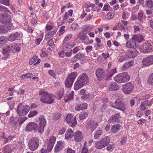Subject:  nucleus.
Returning <instances> with one entry per match:
<instances>
[{
    "label": "nucleus",
    "mask_w": 153,
    "mask_h": 153,
    "mask_svg": "<svg viewBox=\"0 0 153 153\" xmlns=\"http://www.w3.org/2000/svg\"><path fill=\"white\" fill-rule=\"evenodd\" d=\"M133 61L132 60H130L128 62L125 63L122 68V69L125 71L133 65Z\"/></svg>",
    "instance_id": "2f4dec72"
},
{
    "label": "nucleus",
    "mask_w": 153,
    "mask_h": 153,
    "mask_svg": "<svg viewBox=\"0 0 153 153\" xmlns=\"http://www.w3.org/2000/svg\"><path fill=\"white\" fill-rule=\"evenodd\" d=\"M10 145H7L4 147L3 150L4 153H11L13 151V147Z\"/></svg>",
    "instance_id": "c9c22d12"
},
{
    "label": "nucleus",
    "mask_w": 153,
    "mask_h": 153,
    "mask_svg": "<svg viewBox=\"0 0 153 153\" xmlns=\"http://www.w3.org/2000/svg\"><path fill=\"white\" fill-rule=\"evenodd\" d=\"M11 47L13 48V51L18 52L20 50V47L17 45H12Z\"/></svg>",
    "instance_id": "3c124183"
},
{
    "label": "nucleus",
    "mask_w": 153,
    "mask_h": 153,
    "mask_svg": "<svg viewBox=\"0 0 153 153\" xmlns=\"http://www.w3.org/2000/svg\"><path fill=\"white\" fill-rule=\"evenodd\" d=\"M98 126L97 122L93 120L89 121L87 123V127L92 132Z\"/></svg>",
    "instance_id": "dca6fc26"
},
{
    "label": "nucleus",
    "mask_w": 153,
    "mask_h": 153,
    "mask_svg": "<svg viewBox=\"0 0 153 153\" xmlns=\"http://www.w3.org/2000/svg\"><path fill=\"white\" fill-rule=\"evenodd\" d=\"M71 37L72 35L71 34H69L68 35L65 37V39L63 41V42L65 43L67 41L70 39L71 38Z\"/></svg>",
    "instance_id": "338daca9"
},
{
    "label": "nucleus",
    "mask_w": 153,
    "mask_h": 153,
    "mask_svg": "<svg viewBox=\"0 0 153 153\" xmlns=\"http://www.w3.org/2000/svg\"><path fill=\"white\" fill-rule=\"evenodd\" d=\"M26 129L29 131L33 130L36 132H39V127L37 124L34 122L29 123L27 126Z\"/></svg>",
    "instance_id": "f8f14e48"
},
{
    "label": "nucleus",
    "mask_w": 153,
    "mask_h": 153,
    "mask_svg": "<svg viewBox=\"0 0 153 153\" xmlns=\"http://www.w3.org/2000/svg\"><path fill=\"white\" fill-rule=\"evenodd\" d=\"M38 57L36 56H34L30 61L29 63L30 65H32L33 63L35 62Z\"/></svg>",
    "instance_id": "13d9d810"
},
{
    "label": "nucleus",
    "mask_w": 153,
    "mask_h": 153,
    "mask_svg": "<svg viewBox=\"0 0 153 153\" xmlns=\"http://www.w3.org/2000/svg\"><path fill=\"white\" fill-rule=\"evenodd\" d=\"M84 30L81 32V34H85L91 31L92 29V27L88 25H84L83 27Z\"/></svg>",
    "instance_id": "cd10ccee"
},
{
    "label": "nucleus",
    "mask_w": 153,
    "mask_h": 153,
    "mask_svg": "<svg viewBox=\"0 0 153 153\" xmlns=\"http://www.w3.org/2000/svg\"><path fill=\"white\" fill-rule=\"evenodd\" d=\"M142 65L148 66L153 64V55H151L148 57L143 58L142 61Z\"/></svg>",
    "instance_id": "9b49d317"
},
{
    "label": "nucleus",
    "mask_w": 153,
    "mask_h": 153,
    "mask_svg": "<svg viewBox=\"0 0 153 153\" xmlns=\"http://www.w3.org/2000/svg\"><path fill=\"white\" fill-rule=\"evenodd\" d=\"M39 95L41 97L40 101L42 103L51 104L54 101V100L52 97L53 95L52 94H49L46 91H42L39 92Z\"/></svg>",
    "instance_id": "7ed1b4c3"
},
{
    "label": "nucleus",
    "mask_w": 153,
    "mask_h": 153,
    "mask_svg": "<svg viewBox=\"0 0 153 153\" xmlns=\"http://www.w3.org/2000/svg\"><path fill=\"white\" fill-rule=\"evenodd\" d=\"M138 52L137 49L134 48L128 51L127 53V56L130 58H134L138 54Z\"/></svg>",
    "instance_id": "aec40b11"
},
{
    "label": "nucleus",
    "mask_w": 153,
    "mask_h": 153,
    "mask_svg": "<svg viewBox=\"0 0 153 153\" xmlns=\"http://www.w3.org/2000/svg\"><path fill=\"white\" fill-rule=\"evenodd\" d=\"M100 141H101L102 143L104 144L106 146H107L108 144L110 143V139L109 136H107L104 135L102 137Z\"/></svg>",
    "instance_id": "c85d7f7f"
},
{
    "label": "nucleus",
    "mask_w": 153,
    "mask_h": 153,
    "mask_svg": "<svg viewBox=\"0 0 153 153\" xmlns=\"http://www.w3.org/2000/svg\"><path fill=\"white\" fill-rule=\"evenodd\" d=\"M76 76L75 73L73 72L70 74L68 76L65 82V85L68 88L71 87Z\"/></svg>",
    "instance_id": "0eeeda50"
},
{
    "label": "nucleus",
    "mask_w": 153,
    "mask_h": 153,
    "mask_svg": "<svg viewBox=\"0 0 153 153\" xmlns=\"http://www.w3.org/2000/svg\"><path fill=\"white\" fill-rule=\"evenodd\" d=\"M13 50V48L11 47V46H8L7 47L6 49V54L7 55L8 54V53L11 51V50Z\"/></svg>",
    "instance_id": "e2e57ef3"
},
{
    "label": "nucleus",
    "mask_w": 153,
    "mask_h": 153,
    "mask_svg": "<svg viewBox=\"0 0 153 153\" xmlns=\"http://www.w3.org/2000/svg\"><path fill=\"white\" fill-rule=\"evenodd\" d=\"M18 118L17 117H14L13 116L11 117L9 119V122L13 126H16L18 125Z\"/></svg>",
    "instance_id": "a878e982"
},
{
    "label": "nucleus",
    "mask_w": 153,
    "mask_h": 153,
    "mask_svg": "<svg viewBox=\"0 0 153 153\" xmlns=\"http://www.w3.org/2000/svg\"><path fill=\"white\" fill-rule=\"evenodd\" d=\"M103 134V131L101 130H97L94 134V138L97 139Z\"/></svg>",
    "instance_id": "4c0bfd02"
},
{
    "label": "nucleus",
    "mask_w": 153,
    "mask_h": 153,
    "mask_svg": "<svg viewBox=\"0 0 153 153\" xmlns=\"http://www.w3.org/2000/svg\"><path fill=\"white\" fill-rule=\"evenodd\" d=\"M38 114V112L34 110L32 111H30L29 114H28V116L29 117H31L36 115Z\"/></svg>",
    "instance_id": "49530a36"
},
{
    "label": "nucleus",
    "mask_w": 153,
    "mask_h": 153,
    "mask_svg": "<svg viewBox=\"0 0 153 153\" xmlns=\"http://www.w3.org/2000/svg\"><path fill=\"white\" fill-rule=\"evenodd\" d=\"M152 46L148 43H145L143 46V48L144 50V51L145 52H148L152 49Z\"/></svg>",
    "instance_id": "f704fd0d"
},
{
    "label": "nucleus",
    "mask_w": 153,
    "mask_h": 153,
    "mask_svg": "<svg viewBox=\"0 0 153 153\" xmlns=\"http://www.w3.org/2000/svg\"><path fill=\"white\" fill-rule=\"evenodd\" d=\"M54 144H51V143H48V146L47 149L48 150V152H50L51 151L53 147Z\"/></svg>",
    "instance_id": "052dcab7"
},
{
    "label": "nucleus",
    "mask_w": 153,
    "mask_h": 153,
    "mask_svg": "<svg viewBox=\"0 0 153 153\" xmlns=\"http://www.w3.org/2000/svg\"><path fill=\"white\" fill-rule=\"evenodd\" d=\"M114 144H112L111 145L109 144L106 147L107 150L109 152H111L114 149Z\"/></svg>",
    "instance_id": "c03bdc74"
},
{
    "label": "nucleus",
    "mask_w": 153,
    "mask_h": 153,
    "mask_svg": "<svg viewBox=\"0 0 153 153\" xmlns=\"http://www.w3.org/2000/svg\"><path fill=\"white\" fill-rule=\"evenodd\" d=\"M33 76V75L32 74L30 73H28L26 74H23L21 76L22 77H23V76L26 77L28 78H30L32 77Z\"/></svg>",
    "instance_id": "bf43d9fd"
},
{
    "label": "nucleus",
    "mask_w": 153,
    "mask_h": 153,
    "mask_svg": "<svg viewBox=\"0 0 153 153\" xmlns=\"http://www.w3.org/2000/svg\"><path fill=\"white\" fill-rule=\"evenodd\" d=\"M132 39L136 42H141L143 40V36L140 34L133 35L132 36Z\"/></svg>",
    "instance_id": "b1692460"
},
{
    "label": "nucleus",
    "mask_w": 153,
    "mask_h": 153,
    "mask_svg": "<svg viewBox=\"0 0 153 153\" xmlns=\"http://www.w3.org/2000/svg\"><path fill=\"white\" fill-rule=\"evenodd\" d=\"M116 69H114L108 71L106 75V79L108 80L111 78L115 73L116 72Z\"/></svg>",
    "instance_id": "c756f323"
},
{
    "label": "nucleus",
    "mask_w": 153,
    "mask_h": 153,
    "mask_svg": "<svg viewBox=\"0 0 153 153\" xmlns=\"http://www.w3.org/2000/svg\"><path fill=\"white\" fill-rule=\"evenodd\" d=\"M21 36L20 33L17 32L12 33L9 36L8 39L10 42H13L16 40H18L20 39Z\"/></svg>",
    "instance_id": "a211bd4d"
},
{
    "label": "nucleus",
    "mask_w": 153,
    "mask_h": 153,
    "mask_svg": "<svg viewBox=\"0 0 153 153\" xmlns=\"http://www.w3.org/2000/svg\"><path fill=\"white\" fill-rule=\"evenodd\" d=\"M130 77L127 72H124L118 74L114 77V80L118 83H124L129 81Z\"/></svg>",
    "instance_id": "20e7f679"
},
{
    "label": "nucleus",
    "mask_w": 153,
    "mask_h": 153,
    "mask_svg": "<svg viewBox=\"0 0 153 153\" xmlns=\"http://www.w3.org/2000/svg\"><path fill=\"white\" fill-rule=\"evenodd\" d=\"M64 93L63 92H58L57 93V95L58 96L57 98L58 100H60L63 96Z\"/></svg>",
    "instance_id": "0e129e2a"
},
{
    "label": "nucleus",
    "mask_w": 153,
    "mask_h": 153,
    "mask_svg": "<svg viewBox=\"0 0 153 153\" xmlns=\"http://www.w3.org/2000/svg\"><path fill=\"white\" fill-rule=\"evenodd\" d=\"M115 103L117 106V109L124 112L127 108V105L126 102L120 99H117Z\"/></svg>",
    "instance_id": "6e6552de"
},
{
    "label": "nucleus",
    "mask_w": 153,
    "mask_h": 153,
    "mask_svg": "<svg viewBox=\"0 0 153 153\" xmlns=\"http://www.w3.org/2000/svg\"><path fill=\"white\" fill-rule=\"evenodd\" d=\"M152 104V100H145L143 102L141 103L140 108L141 110H145L147 108L145 105L147 106H151Z\"/></svg>",
    "instance_id": "4be33fe9"
},
{
    "label": "nucleus",
    "mask_w": 153,
    "mask_h": 153,
    "mask_svg": "<svg viewBox=\"0 0 153 153\" xmlns=\"http://www.w3.org/2000/svg\"><path fill=\"white\" fill-rule=\"evenodd\" d=\"M147 82L149 85H153V73L149 75Z\"/></svg>",
    "instance_id": "ea45409f"
},
{
    "label": "nucleus",
    "mask_w": 153,
    "mask_h": 153,
    "mask_svg": "<svg viewBox=\"0 0 153 153\" xmlns=\"http://www.w3.org/2000/svg\"><path fill=\"white\" fill-rule=\"evenodd\" d=\"M86 36L85 35V34H81L80 32L79 34V36L77 37V39L79 38L82 40H84L86 39Z\"/></svg>",
    "instance_id": "603ef678"
},
{
    "label": "nucleus",
    "mask_w": 153,
    "mask_h": 153,
    "mask_svg": "<svg viewBox=\"0 0 153 153\" xmlns=\"http://www.w3.org/2000/svg\"><path fill=\"white\" fill-rule=\"evenodd\" d=\"M71 49L70 48V44L69 42H67L65 44H64L63 46V50L66 51H68V49Z\"/></svg>",
    "instance_id": "09e8293b"
},
{
    "label": "nucleus",
    "mask_w": 153,
    "mask_h": 153,
    "mask_svg": "<svg viewBox=\"0 0 153 153\" xmlns=\"http://www.w3.org/2000/svg\"><path fill=\"white\" fill-rule=\"evenodd\" d=\"M39 132L42 133L44 131V129L46 124V121L45 117L41 115L39 117Z\"/></svg>",
    "instance_id": "9d476101"
},
{
    "label": "nucleus",
    "mask_w": 153,
    "mask_h": 153,
    "mask_svg": "<svg viewBox=\"0 0 153 153\" xmlns=\"http://www.w3.org/2000/svg\"><path fill=\"white\" fill-rule=\"evenodd\" d=\"M6 42L5 37L4 36H1L0 37V47H2L4 44H5Z\"/></svg>",
    "instance_id": "37998d69"
},
{
    "label": "nucleus",
    "mask_w": 153,
    "mask_h": 153,
    "mask_svg": "<svg viewBox=\"0 0 153 153\" xmlns=\"http://www.w3.org/2000/svg\"><path fill=\"white\" fill-rule=\"evenodd\" d=\"M88 105L86 103H84L80 105L79 106H76L75 109L76 111H79L80 110H83L87 108Z\"/></svg>",
    "instance_id": "72a5a7b5"
},
{
    "label": "nucleus",
    "mask_w": 153,
    "mask_h": 153,
    "mask_svg": "<svg viewBox=\"0 0 153 153\" xmlns=\"http://www.w3.org/2000/svg\"><path fill=\"white\" fill-rule=\"evenodd\" d=\"M146 5L149 8H152L153 7V1L152 0H146Z\"/></svg>",
    "instance_id": "79ce46f5"
},
{
    "label": "nucleus",
    "mask_w": 153,
    "mask_h": 153,
    "mask_svg": "<svg viewBox=\"0 0 153 153\" xmlns=\"http://www.w3.org/2000/svg\"><path fill=\"white\" fill-rule=\"evenodd\" d=\"M121 127V126L119 124H115L112 126L111 127V131L112 133L115 134L118 132Z\"/></svg>",
    "instance_id": "393cba45"
},
{
    "label": "nucleus",
    "mask_w": 153,
    "mask_h": 153,
    "mask_svg": "<svg viewBox=\"0 0 153 153\" xmlns=\"http://www.w3.org/2000/svg\"><path fill=\"white\" fill-rule=\"evenodd\" d=\"M64 143L62 142H59L56 144L54 149V152L55 153L58 152L61 150L63 147Z\"/></svg>",
    "instance_id": "bb28decb"
},
{
    "label": "nucleus",
    "mask_w": 153,
    "mask_h": 153,
    "mask_svg": "<svg viewBox=\"0 0 153 153\" xmlns=\"http://www.w3.org/2000/svg\"><path fill=\"white\" fill-rule=\"evenodd\" d=\"M88 115V114L87 112H84L79 114V118L80 120H82L85 118Z\"/></svg>",
    "instance_id": "a18cd8bd"
},
{
    "label": "nucleus",
    "mask_w": 153,
    "mask_h": 153,
    "mask_svg": "<svg viewBox=\"0 0 153 153\" xmlns=\"http://www.w3.org/2000/svg\"><path fill=\"white\" fill-rule=\"evenodd\" d=\"M126 47L128 48H136V43L134 40L132 39V38L131 39L127 41L126 44Z\"/></svg>",
    "instance_id": "412c9836"
},
{
    "label": "nucleus",
    "mask_w": 153,
    "mask_h": 153,
    "mask_svg": "<svg viewBox=\"0 0 153 153\" xmlns=\"http://www.w3.org/2000/svg\"><path fill=\"white\" fill-rule=\"evenodd\" d=\"M61 114L59 113L54 114L53 115V120H58L61 117Z\"/></svg>",
    "instance_id": "5fc2aeb1"
},
{
    "label": "nucleus",
    "mask_w": 153,
    "mask_h": 153,
    "mask_svg": "<svg viewBox=\"0 0 153 153\" xmlns=\"http://www.w3.org/2000/svg\"><path fill=\"white\" fill-rule=\"evenodd\" d=\"M95 147L98 149H102L103 148L105 147L101 141L96 142L95 144Z\"/></svg>",
    "instance_id": "e433bc0d"
},
{
    "label": "nucleus",
    "mask_w": 153,
    "mask_h": 153,
    "mask_svg": "<svg viewBox=\"0 0 153 153\" xmlns=\"http://www.w3.org/2000/svg\"><path fill=\"white\" fill-rule=\"evenodd\" d=\"M73 136L74 137V140L76 142H80L83 140V135L78 130L76 131L74 133Z\"/></svg>",
    "instance_id": "2eb2a0df"
},
{
    "label": "nucleus",
    "mask_w": 153,
    "mask_h": 153,
    "mask_svg": "<svg viewBox=\"0 0 153 153\" xmlns=\"http://www.w3.org/2000/svg\"><path fill=\"white\" fill-rule=\"evenodd\" d=\"M121 118L120 113H118L112 115L108 119V122L109 123H113L118 122L119 121V119Z\"/></svg>",
    "instance_id": "6ab92c4d"
},
{
    "label": "nucleus",
    "mask_w": 153,
    "mask_h": 153,
    "mask_svg": "<svg viewBox=\"0 0 153 153\" xmlns=\"http://www.w3.org/2000/svg\"><path fill=\"white\" fill-rule=\"evenodd\" d=\"M74 91H72L68 97V98H65V102H67L70 100H72L74 98Z\"/></svg>",
    "instance_id": "a19ab883"
},
{
    "label": "nucleus",
    "mask_w": 153,
    "mask_h": 153,
    "mask_svg": "<svg viewBox=\"0 0 153 153\" xmlns=\"http://www.w3.org/2000/svg\"><path fill=\"white\" fill-rule=\"evenodd\" d=\"M67 132L65 134V137L66 139L71 138L74 135V133L72 129L70 128L67 130Z\"/></svg>",
    "instance_id": "7c9ffc66"
},
{
    "label": "nucleus",
    "mask_w": 153,
    "mask_h": 153,
    "mask_svg": "<svg viewBox=\"0 0 153 153\" xmlns=\"http://www.w3.org/2000/svg\"><path fill=\"white\" fill-rule=\"evenodd\" d=\"M134 85L131 82H129L124 84L123 86L122 91L125 94H130L133 91Z\"/></svg>",
    "instance_id": "1a4fd4ad"
},
{
    "label": "nucleus",
    "mask_w": 153,
    "mask_h": 153,
    "mask_svg": "<svg viewBox=\"0 0 153 153\" xmlns=\"http://www.w3.org/2000/svg\"><path fill=\"white\" fill-rule=\"evenodd\" d=\"M89 81L87 75L85 73L81 74L78 78L75 83L74 89L75 90H78L83 87L87 84Z\"/></svg>",
    "instance_id": "f03ea898"
},
{
    "label": "nucleus",
    "mask_w": 153,
    "mask_h": 153,
    "mask_svg": "<svg viewBox=\"0 0 153 153\" xmlns=\"http://www.w3.org/2000/svg\"><path fill=\"white\" fill-rule=\"evenodd\" d=\"M4 28L5 30V31L6 32L8 31L9 30L11 29L12 23L10 22V21L9 22H6V23H4Z\"/></svg>",
    "instance_id": "473e14b6"
},
{
    "label": "nucleus",
    "mask_w": 153,
    "mask_h": 153,
    "mask_svg": "<svg viewBox=\"0 0 153 153\" xmlns=\"http://www.w3.org/2000/svg\"><path fill=\"white\" fill-rule=\"evenodd\" d=\"M49 74L52 76L54 78H56V75L53 70H50L48 71Z\"/></svg>",
    "instance_id": "6e6d98bb"
},
{
    "label": "nucleus",
    "mask_w": 153,
    "mask_h": 153,
    "mask_svg": "<svg viewBox=\"0 0 153 153\" xmlns=\"http://www.w3.org/2000/svg\"><path fill=\"white\" fill-rule=\"evenodd\" d=\"M1 3L4 4L6 6H9L10 5L9 0H3L0 2Z\"/></svg>",
    "instance_id": "680f3d73"
},
{
    "label": "nucleus",
    "mask_w": 153,
    "mask_h": 153,
    "mask_svg": "<svg viewBox=\"0 0 153 153\" xmlns=\"http://www.w3.org/2000/svg\"><path fill=\"white\" fill-rule=\"evenodd\" d=\"M89 81L87 75L85 73L81 74L78 78L75 83L74 89L75 90H78L83 87L87 84Z\"/></svg>",
    "instance_id": "f257e3e1"
},
{
    "label": "nucleus",
    "mask_w": 153,
    "mask_h": 153,
    "mask_svg": "<svg viewBox=\"0 0 153 153\" xmlns=\"http://www.w3.org/2000/svg\"><path fill=\"white\" fill-rule=\"evenodd\" d=\"M11 19V16L7 13H2L0 14V22L2 23L9 22Z\"/></svg>",
    "instance_id": "4468645a"
},
{
    "label": "nucleus",
    "mask_w": 153,
    "mask_h": 153,
    "mask_svg": "<svg viewBox=\"0 0 153 153\" xmlns=\"http://www.w3.org/2000/svg\"><path fill=\"white\" fill-rule=\"evenodd\" d=\"M66 120L68 123H71V126L72 127H74L75 126L77 123L76 117H74L73 120L72 116L71 114H69L67 115Z\"/></svg>",
    "instance_id": "f3484780"
},
{
    "label": "nucleus",
    "mask_w": 153,
    "mask_h": 153,
    "mask_svg": "<svg viewBox=\"0 0 153 153\" xmlns=\"http://www.w3.org/2000/svg\"><path fill=\"white\" fill-rule=\"evenodd\" d=\"M39 145V141L37 138L35 137L31 139L28 142V146L29 149L31 151L36 150Z\"/></svg>",
    "instance_id": "423d86ee"
},
{
    "label": "nucleus",
    "mask_w": 153,
    "mask_h": 153,
    "mask_svg": "<svg viewBox=\"0 0 153 153\" xmlns=\"http://www.w3.org/2000/svg\"><path fill=\"white\" fill-rule=\"evenodd\" d=\"M27 119V118H25L24 117H20L18 119L19 126H20Z\"/></svg>",
    "instance_id": "8fccbe9b"
},
{
    "label": "nucleus",
    "mask_w": 153,
    "mask_h": 153,
    "mask_svg": "<svg viewBox=\"0 0 153 153\" xmlns=\"http://www.w3.org/2000/svg\"><path fill=\"white\" fill-rule=\"evenodd\" d=\"M114 16V14L113 13L111 12H109L106 16L105 17L107 19H112Z\"/></svg>",
    "instance_id": "de8ad7c7"
},
{
    "label": "nucleus",
    "mask_w": 153,
    "mask_h": 153,
    "mask_svg": "<svg viewBox=\"0 0 153 153\" xmlns=\"http://www.w3.org/2000/svg\"><path fill=\"white\" fill-rule=\"evenodd\" d=\"M143 14L141 13H138L137 18L138 19V20L140 21H141L142 19L143 18Z\"/></svg>",
    "instance_id": "69168bd1"
},
{
    "label": "nucleus",
    "mask_w": 153,
    "mask_h": 153,
    "mask_svg": "<svg viewBox=\"0 0 153 153\" xmlns=\"http://www.w3.org/2000/svg\"><path fill=\"white\" fill-rule=\"evenodd\" d=\"M30 109V106L27 105L24 106L22 104L19 105L17 107V112L19 116H24L26 114Z\"/></svg>",
    "instance_id": "39448f33"
},
{
    "label": "nucleus",
    "mask_w": 153,
    "mask_h": 153,
    "mask_svg": "<svg viewBox=\"0 0 153 153\" xmlns=\"http://www.w3.org/2000/svg\"><path fill=\"white\" fill-rule=\"evenodd\" d=\"M56 140V137L54 136H52L49 139V143L54 144Z\"/></svg>",
    "instance_id": "4d7b16f0"
},
{
    "label": "nucleus",
    "mask_w": 153,
    "mask_h": 153,
    "mask_svg": "<svg viewBox=\"0 0 153 153\" xmlns=\"http://www.w3.org/2000/svg\"><path fill=\"white\" fill-rule=\"evenodd\" d=\"M95 74L98 80H101L104 77L105 71L102 68H98L96 70Z\"/></svg>",
    "instance_id": "ddd939ff"
},
{
    "label": "nucleus",
    "mask_w": 153,
    "mask_h": 153,
    "mask_svg": "<svg viewBox=\"0 0 153 153\" xmlns=\"http://www.w3.org/2000/svg\"><path fill=\"white\" fill-rule=\"evenodd\" d=\"M85 56L83 54L79 53L76 54L74 56V57H75L78 60L83 61L85 59Z\"/></svg>",
    "instance_id": "58836bf2"
},
{
    "label": "nucleus",
    "mask_w": 153,
    "mask_h": 153,
    "mask_svg": "<svg viewBox=\"0 0 153 153\" xmlns=\"http://www.w3.org/2000/svg\"><path fill=\"white\" fill-rule=\"evenodd\" d=\"M10 12V11L6 7L3 6L2 5H0V12Z\"/></svg>",
    "instance_id": "864d4df0"
},
{
    "label": "nucleus",
    "mask_w": 153,
    "mask_h": 153,
    "mask_svg": "<svg viewBox=\"0 0 153 153\" xmlns=\"http://www.w3.org/2000/svg\"><path fill=\"white\" fill-rule=\"evenodd\" d=\"M107 107L108 105L106 104H104L102 106L101 110L102 112H104L106 110Z\"/></svg>",
    "instance_id": "774afa93"
},
{
    "label": "nucleus",
    "mask_w": 153,
    "mask_h": 153,
    "mask_svg": "<svg viewBox=\"0 0 153 153\" xmlns=\"http://www.w3.org/2000/svg\"><path fill=\"white\" fill-rule=\"evenodd\" d=\"M119 89V85L115 82H111L108 85V89L110 91H115Z\"/></svg>",
    "instance_id": "5701e85b"
}]
</instances>
